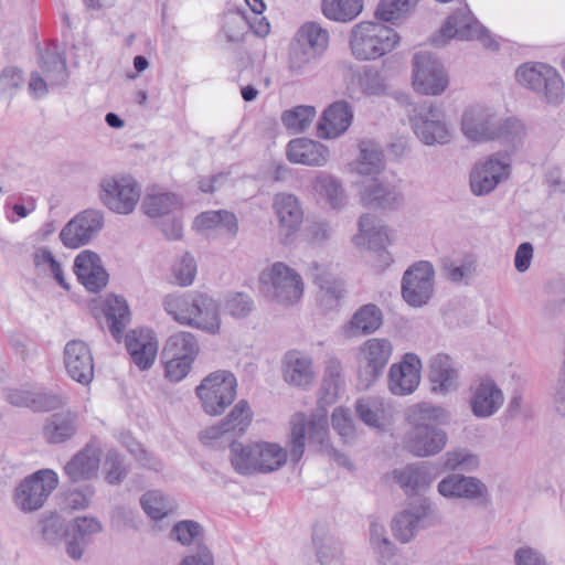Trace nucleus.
<instances>
[{"mask_svg": "<svg viewBox=\"0 0 565 565\" xmlns=\"http://www.w3.org/2000/svg\"><path fill=\"white\" fill-rule=\"evenodd\" d=\"M306 438L320 451H328L329 428L324 412L313 414L310 419L303 413H296L290 419L289 451L278 443L255 440L233 443L230 447V461L242 476L267 475L281 469L288 460L297 463L303 456Z\"/></svg>", "mask_w": 565, "mask_h": 565, "instance_id": "1", "label": "nucleus"}, {"mask_svg": "<svg viewBox=\"0 0 565 565\" xmlns=\"http://www.w3.org/2000/svg\"><path fill=\"white\" fill-rule=\"evenodd\" d=\"M166 313L178 324L210 335L222 332L221 302L199 290L168 294L162 301Z\"/></svg>", "mask_w": 565, "mask_h": 565, "instance_id": "2", "label": "nucleus"}, {"mask_svg": "<svg viewBox=\"0 0 565 565\" xmlns=\"http://www.w3.org/2000/svg\"><path fill=\"white\" fill-rule=\"evenodd\" d=\"M449 418V412L441 406L429 403L411 406L406 413L411 428L404 439L407 450L417 457H429L440 452L448 437L437 425L447 424Z\"/></svg>", "mask_w": 565, "mask_h": 565, "instance_id": "3", "label": "nucleus"}, {"mask_svg": "<svg viewBox=\"0 0 565 565\" xmlns=\"http://www.w3.org/2000/svg\"><path fill=\"white\" fill-rule=\"evenodd\" d=\"M399 42L398 33L382 21H361L349 34L351 54L359 61H373L392 52Z\"/></svg>", "mask_w": 565, "mask_h": 565, "instance_id": "4", "label": "nucleus"}, {"mask_svg": "<svg viewBox=\"0 0 565 565\" xmlns=\"http://www.w3.org/2000/svg\"><path fill=\"white\" fill-rule=\"evenodd\" d=\"M411 128L425 146H446L455 138V127L443 107L426 102L408 115Z\"/></svg>", "mask_w": 565, "mask_h": 565, "instance_id": "5", "label": "nucleus"}, {"mask_svg": "<svg viewBox=\"0 0 565 565\" xmlns=\"http://www.w3.org/2000/svg\"><path fill=\"white\" fill-rule=\"evenodd\" d=\"M259 284L269 301L284 307L297 305L303 296L301 275L284 262H275L264 268Z\"/></svg>", "mask_w": 565, "mask_h": 565, "instance_id": "6", "label": "nucleus"}, {"mask_svg": "<svg viewBox=\"0 0 565 565\" xmlns=\"http://www.w3.org/2000/svg\"><path fill=\"white\" fill-rule=\"evenodd\" d=\"M183 205L184 202L180 195L159 190L148 192L141 201L142 212L156 221L163 235L170 241L182 237L183 224L180 213Z\"/></svg>", "mask_w": 565, "mask_h": 565, "instance_id": "7", "label": "nucleus"}, {"mask_svg": "<svg viewBox=\"0 0 565 565\" xmlns=\"http://www.w3.org/2000/svg\"><path fill=\"white\" fill-rule=\"evenodd\" d=\"M516 82L534 92L550 106H559L565 99L563 77L554 67L544 63H524L516 68Z\"/></svg>", "mask_w": 565, "mask_h": 565, "instance_id": "8", "label": "nucleus"}, {"mask_svg": "<svg viewBox=\"0 0 565 565\" xmlns=\"http://www.w3.org/2000/svg\"><path fill=\"white\" fill-rule=\"evenodd\" d=\"M195 395L205 414L220 416L237 396V380L227 370L214 371L196 386Z\"/></svg>", "mask_w": 565, "mask_h": 565, "instance_id": "9", "label": "nucleus"}, {"mask_svg": "<svg viewBox=\"0 0 565 565\" xmlns=\"http://www.w3.org/2000/svg\"><path fill=\"white\" fill-rule=\"evenodd\" d=\"M140 185L130 175H107L98 184V198L102 204L115 214L132 213L140 201Z\"/></svg>", "mask_w": 565, "mask_h": 565, "instance_id": "10", "label": "nucleus"}, {"mask_svg": "<svg viewBox=\"0 0 565 565\" xmlns=\"http://www.w3.org/2000/svg\"><path fill=\"white\" fill-rule=\"evenodd\" d=\"M512 172L511 158L502 152L478 160L469 171V190L475 196H486L508 181Z\"/></svg>", "mask_w": 565, "mask_h": 565, "instance_id": "11", "label": "nucleus"}, {"mask_svg": "<svg viewBox=\"0 0 565 565\" xmlns=\"http://www.w3.org/2000/svg\"><path fill=\"white\" fill-rule=\"evenodd\" d=\"M58 486V476L52 469H40L25 477L14 489L13 503L22 512L40 510Z\"/></svg>", "mask_w": 565, "mask_h": 565, "instance_id": "12", "label": "nucleus"}, {"mask_svg": "<svg viewBox=\"0 0 565 565\" xmlns=\"http://www.w3.org/2000/svg\"><path fill=\"white\" fill-rule=\"evenodd\" d=\"M478 40L488 49H497V42L488 34L487 29L479 23L467 6L459 8L448 17L434 38V43L445 45L450 40Z\"/></svg>", "mask_w": 565, "mask_h": 565, "instance_id": "13", "label": "nucleus"}, {"mask_svg": "<svg viewBox=\"0 0 565 565\" xmlns=\"http://www.w3.org/2000/svg\"><path fill=\"white\" fill-rule=\"evenodd\" d=\"M393 354V343L386 338H371L356 352L358 379L363 388L370 387L384 373Z\"/></svg>", "mask_w": 565, "mask_h": 565, "instance_id": "14", "label": "nucleus"}, {"mask_svg": "<svg viewBox=\"0 0 565 565\" xmlns=\"http://www.w3.org/2000/svg\"><path fill=\"white\" fill-rule=\"evenodd\" d=\"M449 86L443 63L428 52L416 53L412 62V87L420 95L440 96Z\"/></svg>", "mask_w": 565, "mask_h": 565, "instance_id": "15", "label": "nucleus"}, {"mask_svg": "<svg viewBox=\"0 0 565 565\" xmlns=\"http://www.w3.org/2000/svg\"><path fill=\"white\" fill-rule=\"evenodd\" d=\"M498 113L491 105L475 102L466 105L459 116L462 137L475 145L493 141Z\"/></svg>", "mask_w": 565, "mask_h": 565, "instance_id": "16", "label": "nucleus"}, {"mask_svg": "<svg viewBox=\"0 0 565 565\" xmlns=\"http://www.w3.org/2000/svg\"><path fill=\"white\" fill-rule=\"evenodd\" d=\"M435 268L428 260H419L407 268L402 280V297L414 308L428 303L434 295Z\"/></svg>", "mask_w": 565, "mask_h": 565, "instance_id": "17", "label": "nucleus"}, {"mask_svg": "<svg viewBox=\"0 0 565 565\" xmlns=\"http://www.w3.org/2000/svg\"><path fill=\"white\" fill-rule=\"evenodd\" d=\"M271 210L277 220V238L282 245L295 242L303 223V209L291 193L279 192L273 198Z\"/></svg>", "mask_w": 565, "mask_h": 565, "instance_id": "18", "label": "nucleus"}, {"mask_svg": "<svg viewBox=\"0 0 565 565\" xmlns=\"http://www.w3.org/2000/svg\"><path fill=\"white\" fill-rule=\"evenodd\" d=\"M103 226L102 211L88 209L66 223L60 233V239L66 248H78L94 239Z\"/></svg>", "mask_w": 565, "mask_h": 565, "instance_id": "19", "label": "nucleus"}, {"mask_svg": "<svg viewBox=\"0 0 565 565\" xmlns=\"http://www.w3.org/2000/svg\"><path fill=\"white\" fill-rule=\"evenodd\" d=\"M423 362L413 352L402 355L401 360L388 369L387 388L395 396H408L419 386Z\"/></svg>", "mask_w": 565, "mask_h": 565, "instance_id": "20", "label": "nucleus"}, {"mask_svg": "<svg viewBox=\"0 0 565 565\" xmlns=\"http://www.w3.org/2000/svg\"><path fill=\"white\" fill-rule=\"evenodd\" d=\"M394 241V234L382 220L373 214H363L358 222V233L353 235L352 243L355 247L374 252H382V256L388 260L385 252Z\"/></svg>", "mask_w": 565, "mask_h": 565, "instance_id": "21", "label": "nucleus"}, {"mask_svg": "<svg viewBox=\"0 0 565 565\" xmlns=\"http://www.w3.org/2000/svg\"><path fill=\"white\" fill-rule=\"evenodd\" d=\"M427 379L430 392L446 396L460 386V371L457 363L446 353L433 355L427 366Z\"/></svg>", "mask_w": 565, "mask_h": 565, "instance_id": "22", "label": "nucleus"}, {"mask_svg": "<svg viewBox=\"0 0 565 565\" xmlns=\"http://www.w3.org/2000/svg\"><path fill=\"white\" fill-rule=\"evenodd\" d=\"M359 200L361 204L370 209L393 210L403 202V195L398 189L382 178H369L359 184Z\"/></svg>", "mask_w": 565, "mask_h": 565, "instance_id": "23", "label": "nucleus"}, {"mask_svg": "<svg viewBox=\"0 0 565 565\" xmlns=\"http://www.w3.org/2000/svg\"><path fill=\"white\" fill-rule=\"evenodd\" d=\"M281 376L289 386L309 388L317 380L312 356L300 350L287 351L281 359Z\"/></svg>", "mask_w": 565, "mask_h": 565, "instance_id": "24", "label": "nucleus"}, {"mask_svg": "<svg viewBox=\"0 0 565 565\" xmlns=\"http://www.w3.org/2000/svg\"><path fill=\"white\" fill-rule=\"evenodd\" d=\"M504 393L491 377L480 379L470 388L469 406L473 416L486 419L497 414L504 404Z\"/></svg>", "mask_w": 565, "mask_h": 565, "instance_id": "25", "label": "nucleus"}, {"mask_svg": "<svg viewBox=\"0 0 565 565\" xmlns=\"http://www.w3.org/2000/svg\"><path fill=\"white\" fill-rule=\"evenodd\" d=\"M63 363L67 375L82 385L94 379V359L87 343L82 340L68 341L63 351Z\"/></svg>", "mask_w": 565, "mask_h": 565, "instance_id": "26", "label": "nucleus"}, {"mask_svg": "<svg viewBox=\"0 0 565 565\" xmlns=\"http://www.w3.org/2000/svg\"><path fill=\"white\" fill-rule=\"evenodd\" d=\"M355 413L367 427L379 430H388L397 414L395 406L383 397L370 396L355 403Z\"/></svg>", "mask_w": 565, "mask_h": 565, "instance_id": "27", "label": "nucleus"}, {"mask_svg": "<svg viewBox=\"0 0 565 565\" xmlns=\"http://www.w3.org/2000/svg\"><path fill=\"white\" fill-rule=\"evenodd\" d=\"M73 270L78 282L89 292H99L108 282V273L103 265L102 258L90 249H84L76 255Z\"/></svg>", "mask_w": 565, "mask_h": 565, "instance_id": "28", "label": "nucleus"}, {"mask_svg": "<svg viewBox=\"0 0 565 565\" xmlns=\"http://www.w3.org/2000/svg\"><path fill=\"white\" fill-rule=\"evenodd\" d=\"M428 509L424 504H408L396 512L391 521L393 536L401 543H409L425 527Z\"/></svg>", "mask_w": 565, "mask_h": 565, "instance_id": "29", "label": "nucleus"}, {"mask_svg": "<svg viewBox=\"0 0 565 565\" xmlns=\"http://www.w3.org/2000/svg\"><path fill=\"white\" fill-rule=\"evenodd\" d=\"M103 531L102 522L94 516H78L72 520L66 533V553L73 559H81L94 535Z\"/></svg>", "mask_w": 565, "mask_h": 565, "instance_id": "30", "label": "nucleus"}, {"mask_svg": "<svg viewBox=\"0 0 565 565\" xmlns=\"http://www.w3.org/2000/svg\"><path fill=\"white\" fill-rule=\"evenodd\" d=\"M438 493L447 499L481 500L488 490L486 484L475 477L459 473L448 475L437 486Z\"/></svg>", "mask_w": 565, "mask_h": 565, "instance_id": "31", "label": "nucleus"}, {"mask_svg": "<svg viewBox=\"0 0 565 565\" xmlns=\"http://www.w3.org/2000/svg\"><path fill=\"white\" fill-rule=\"evenodd\" d=\"M315 284L319 287L317 303L323 312L338 310L344 297V282L331 275L326 268L315 265L312 267Z\"/></svg>", "mask_w": 565, "mask_h": 565, "instance_id": "32", "label": "nucleus"}, {"mask_svg": "<svg viewBox=\"0 0 565 565\" xmlns=\"http://www.w3.org/2000/svg\"><path fill=\"white\" fill-rule=\"evenodd\" d=\"M126 348L132 362L140 370L152 366L158 354V340L152 330H131L126 335Z\"/></svg>", "mask_w": 565, "mask_h": 565, "instance_id": "33", "label": "nucleus"}, {"mask_svg": "<svg viewBox=\"0 0 565 565\" xmlns=\"http://www.w3.org/2000/svg\"><path fill=\"white\" fill-rule=\"evenodd\" d=\"M382 324V310L374 303H366L341 327V334L344 339L352 340L375 333Z\"/></svg>", "mask_w": 565, "mask_h": 565, "instance_id": "34", "label": "nucleus"}, {"mask_svg": "<svg viewBox=\"0 0 565 565\" xmlns=\"http://www.w3.org/2000/svg\"><path fill=\"white\" fill-rule=\"evenodd\" d=\"M100 457V448L88 444L66 462L64 472L73 482L90 480L99 471Z\"/></svg>", "mask_w": 565, "mask_h": 565, "instance_id": "35", "label": "nucleus"}, {"mask_svg": "<svg viewBox=\"0 0 565 565\" xmlns=\"http://www.w3.org/2000/svg\"><path fill=\"white\" fill-rule=\"evenodd\" d=\"M353 110L347 102L331 104L322 114L318 124V136L323 139H333L343 135L351 126Z\"/></svg>", "mask_w": 565, "mask_h": 565, "instance_id": "36", "label": "nucleus"}, {"mask_svg": "<svg viewBox=\"0 0 565 565\" xmlns=\"http://www.w3.org/2000/svg\"><path fill=\"white\" fill-rule=\"evenodd\" d=\"M330 152L323 143L308 139L297 138L289 141L287 158L292 163L323 167L329 161Z\"/></svg>", "mask_w": 565, "mask_h": 565, "instance_id": "37", "label": "nucleus"}, {"mask_svg": "<svg viewBox=\"0 0 565 565\" xmlns=\"http://www.w3.org/2000/svg\"><path fill=\"white\" fill-rule=\"evenodd\" d=\"M433 465L406 466L393 471V478L407 494L425 492L437 478Z\"/></svg>", "mask_w": 565, "mask_h": 565, "instance_id": "38", "label": "nucleus"}, {"mask_svg": "<svg viewBox=\"0 0 565 565\" xmlns=\"http://www.w3.org/2000/svg\"><path fill=\"white\" fill-rule=\"evenodd\" d=\"M312 189L319 201L332 211H341L348 205L349 195L337 177L319 172L312 180Z\"/></svg>", "mask_w": 565, "mask_h": 565, "instance_id": "39", "label": "nucleus"}, {"mask_svg": "<svg viewBox=\"0 0 565 565\" xmlns=\"http://www.w3.org/2000/svg\"><path fill=\"white\" fill-rule=\"evenodd\" d=\"M347 92L349 96L355 97L359 90L365 96H377L385 93L386 86L379 71L371 66L361 70L349 67L345 76Z\"/></svg>", "mask_w": 565, "mask_h": 565, "instance_id": "40", "label": "nucleus"}, {"mask_svg": "<svg viewBox=\"0 0 565 565\" xmlns=\"http://www.w3.org/2000/svg\"><path fill=\"white\" fill-rule=\"evenodd\" d=\"M77 431L76 413L65 411L50 415L42 428L44 439L49 444H62L75 436Z\"/></svg>", "mask_w": 565, "mask_h": 565, "instance_id": "41", "label": "nucleus"}, {"mask_svg": "<svg viewBox=\"0 0 565 565\" xmlns=\"http://www.w3.org/2000/svg\"><path fill=\"white\" fill-rule=\"evenodd\" d=\"M253 419V412L246 399H241L226 415L218 426L211 427L206 434L211 438H218L226 433L243 435Z\"/></svg>", "mask_w": 565, "mask_h": 565, "instance_id": "42", "label": "nucleus"}, {"mask_svg": "<svg viewBox=\"0 0 565 565\" xmlns=\"http://www.w3.org/2000/svg\"><path fill=\"white\" fill-rule=\"evenodd\" d=\"M200 352L196 335L190 331L171 334L162 349V359L194 362Z\"/></svg>", "mask_w": 565, "mask_h": 565, "instance_id": "43", "label": "nucleus"}, {"mask_svg": "<svg viewBox=\"0 0 565 565\" xmlns=\"http://www.w3.org/2000/svg\"><path fill=\"white\" fill-rule=\"evenodd\" d=\"M7 399L14 406L31 407L35 411H50L64 404V398L60 395L38 393L24 388L9 391Z\"/></svg>", "mask_w": 565, "mask_h": 565, "instance_id": "44", "label": "nucleus"}, {"mask_svg": "<svg viewBox=\"0 0 565 565\" xmlns=\"http://www.w3.org/2000/svg\"><path fill=\"white\" fill-rule=\"evenodd\" d=\"M477 270V258L472 254L461 256H447L441 259L440 271L443 276L454 282L468 285Z\"/></svg>", "mask_w": 565, "mask_h": 565, "instance_id": "45", "label": "nucleus"}, {"mask_svg": "<svg viewBox=\"0 0 565 565\" xmlns=\"http://www.w3.org/2000/svg\"><path fill=\"white\" fill-rule=\"evenodd\" d=\"M193 227L201 233L223 230L232 236L238 231L236 216L228 211H207L198 215L193 222Z\"/></svg>", "mask_w": 565, "mask_h": 565, "instance_id": "46", "label": "nucleus"}, {"mask_svg": "<svg viewBox=\"0 0 565 565\" xmlns=\"http://www.w3.org/2000/svg\"><path fill=\"white\" fill-rule=\"evenodd\" d=\"M31 257L34 267L39 273L52 277L63 289H71L62 263L54 256L49 247L40 246L34 248Z\"/></svg>", "mask_w": 565, "mask_h": 565, "instance_id": "47", "label": "nucleus"}, {"mask_svg": "<svg viewBox=\"0 0 565 565\" xmlns=\"http://www.w3.org/2000/svg\"><path fill=\"white\" fill-rule=\"evenodd\" d=\"M352 170L361 175L379 173L384 168V156L379 143L364 140L360 143V154L351 163Z\"/></svg>", "mask_w": 565, "mask_h": 565, "instance_id": "48", "label": "nucleus"}, {"mask_svg": "<svg viewBox=\"0 0 565 565\" xmlns=\"http://www.w3.org/2000/svg\"><path fill=\"white\" fill-rule=\"evenodd\" d=\"M105 316L113 337L119 340L130 321L129 307L121 296L109 295L105 300Z\"/></svg>", "mask_w": 565, "mask_h": 565, "instance_id": "49", "label": "nucleus"}, {"mask_svg": "<svg viewBox=\"0 0 565 565\" xmlns=\"http://www.w3.org/2000/svg\"><path fill=\"white\" fill-rule=\"evenodd\" d=\"M363 10V0H321L322 14L331 21L350 22Z\"/></svg>", "mask_w": 565, "mask_h": 565, "instance_id": "50", "label": "nucleus"}, {"mask_svg": "<svg viewBox=\"0 0 565 565\" xmlns=\"http://www.w3.org/2000/svg\"><path fill=\"white\" fill-rule=\"evenodd\" d=\"M296 42L321 55L329 45V32L317 22H307L299 28Z\"/></svg>", "mask_w": 565, "mask_h": 565, "instance_id": "51", "label": "nucleus"}, {"mask_svg": "<svg viewBox=\"0 0 565 565\" xmlns=\"http://www.w3.org/2000/svg\"><path fill=\"white\" fill-rule=\"evenodd\" d=\"M140 505L147 516L154 521H161L173 512V502L159 490H149L140 497Z\"/></svg>", "mask_w": 565, "mask_h": 565, "instance_id": "52", "label": "nucleus"}, {"mask_svg": "<svg viewBox=\"0 0 565 565\" xmlns=\"http://www.w3.org/2000/svg\"><path fill=\"white\" fill-rule=\"evenodd\" d=\"M525 136L526 127L522 120L515 117L500 119L497 116L493 141L516 146L524 140Z\"/></svg>", "mask_w": 565, "mask_h": 565, "instance_id": "53", "label": "nucleus"}, {"mask_svg": "<svg viewBox=\"0 0 565 565\" xmlns=\"http://www.w3.org/2000/svg\"><path fill=\"white\" fill-rule=\"evenodd\" d=\"M418 0H381L375 9L377 20L396 23L408 15L417 6Z\"/></svg>", "mask_w": 565, "mask_h": 565, "instance_id": "54", "label": "nucleus"}, {"mask_svg": "<svg viewBox=\"0 0 565 565\" xmlns=\"http://www.w3.org/2000/svg\"><path fill=\"white\" fill-rule=\"evenodd\" d=\"M198 273V265L194 257L184 253L178 256L170 269V281L179 287L193 285Z\"/></svg>", "mask_w": 565, "mask_h": 565, "instance_id": "55", "label": "nucleus"}, {"mask_svg": "<svg viewBox=\"0 0 565 565\" xmlns=\"http://www.w3.org/2000/svg\"><path fill=\"white\" fill-rule=\"evenodd\" d=\"M203 536V527L196 521L192 520L179 521L170 531V539L172 541L183 546L195 545V548H198L199 545H204L202 543Z\"/></svg>", "mask_w": 565, "mask_h": 565, "instance_id": "56", "label": "nucleus"}, {"mask_svg": "<svg viewBox=\"0 0 565 565\" xmlns=\"http://www.w3.org/2000/svg\"><path fill=\"white\" fill-rule=\"evenodd\" d=\"M222 306L230 317L237 320L247 318L255 307L252 296L242 291L227 292L223 298Z\"/></svg>", "mask_w": 565, "mask_h": 565, "instance_id": "57", "label": "nucleus"}, {"mask_svg": "<svg viewBox=\"0 0 565 565\" xmlns=\"http://www.w3.org/2000/svg\"><path fill=\"white\" fill-rule=\"evenodd\" d=\"M316 114L313 106L300 105L284 111L281 120L288 130L298 134L310 127Z\"/></svg>", "mask_w": 565, "mask_h": 565, "instance_id": "58", "label": "nucleus"}, {"mask_svg": "<svg viewBox=\"0 0 565 565\" xmlns=\"http://www.w3.org/2000/svg\"><path fill=\"white\" fill-rule=\"evenodd\" d=\"M119 441L142 467L156 472L163 469L162 461L145 449L142 445L135 440L130 435L122 434Z\"/></svg>", "mask_w": 565, "mask_h": 565, "instance_id": "59", "label": "nucleus"}, {"mask_svg": "<svg viewBox=\"0 0 565 565\" xmlns=\"http://www.w3.org/2000/svg\"><path fill=\"white\" fill-rule=\"evenodd\" d=\"M443 465L447 470H462L471 472L477 470L480 465L479 457L467 449H456L447 451L443 456Z\"/></svg>", "mask_w": 565, "mask_h": 565, "instance_id": "60", "label": "nucleus"}, {"mask_svg": "<svg viewBox=\"0 0 565 565\" xmlns=\"http://www.w3.org/2000/svg\"><path fill=\"white\" fill-rule=\"evenodd\" d=\"M42 71L51 87L62 85L66 81V64L60 54L46 52L41 56Z\"/></svg>", "mask_w": 565, "mask_h": 565, "instance_id": "61", "label": "nucleus"}, {"mask_svg": "<svg viewBox=\"0 0 565 565\" xmlns=\"http://www.w3.org/2000/svg\"><path fill=\"white\" fill-rule=\"evenodd\" d=\"M104 475L105 480L109 484H119L127 475L122 457L115 449H110L106 454L104 461Z\"/></svg>", "mask_w": 565, "mask_h": 565, "instance_id": "62", "label": "nucleus"}, {"mask_svg": "<svg viewBox=\"0 0 565 565\" xmlns=\"http://www.w3.org/2000/svg\"><path fill=\"white\" fill-rule=\"evenodd\" d=\"M319 56L312 50L296 42L289 53V68L295 74H302L308 66Z\"/></svg>", "mask_w": 565, "mask_h": 565, "instance_id": "63", "label": "nucleus"}, {"mask_svg": "<svg viewBox=\"0 0 565 565\" xmlns=\"http://www.w3.org/2000/svg\"><path fill=\"white\" fill-rule=\"evenodd\" d=\"M317 557L320 565H344L341 546L332 540L318 547Z\"/></svg>", "mask_w": 565, "mask_h": 565, "instance_id": "64", "label": "nucleus"}]
</instances>
